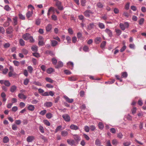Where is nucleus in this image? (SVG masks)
I'll return each instance as SVG.
<instances>
[{
	"mask_svg": "<svg viewBox=\"0 0 146 146\" xmlns=\"http://www.w3.org/2000/svg\"><path fill=\"white\" fill-rule=\"evenodd\" d=\"M74 138L75 140L77 142H78L80 140V136L77 135H74Z\"/></svg>",
	"mask_w": 146,
	"mask_h": 146,
	"instance_id": "obj_13",
	"label": "nucleus"
},
{
	"mask_svg": "<svg viewBox=\"0 0 146 146\" xmlns=\"http://www.w3.org/2000/svg\"><path fill=\"white\" fill-rule=\"evenodd\" d=\"M10 25V23L9 21L5 22L3 24V26L4 27H7L9 26Z\"/></svg>",
	"mask_w": 146,
	"mask_h": 146,
	"instance_id": "obj_63",
	"label": "nucleus"
},
{
	"mask_svg": "<svg viewBox=\"0 0 146 146\" xmlns=\"http://www.w3.org/2000/svg\"><path fill=\"white\" fill-rule=\"evenodd\" d=\"M68 33L70 35H72L73 33V31L72 29L70 28H69L68 30Z\"/></svg>",
	"mask_w": 146,
	"mask_h": 146,
	"instance_id": "obj_52",
	"label": "nucleus"
},
{
	"mask_svg": "<svg viewBox=\"0 0 146 146\" xmlns=\"http://www.w3.org/2000/svg\"><path fill=\"white\" fill-rule=\"evenodd\" d=\"M13 27L11 26H10L6 30V32L7 34H10L13 31Z\"/></svg>",
	"mask_w": 146,
	"mask_h": 146,
	"instance_id": "obj_4",
	"label": "nucleus"
},
{
	"mask_svg": "<svg viewBox=\"0 0 146 146\" xmlns=\"http://www.w3.org/2000/svg\"><path fill=\"white\" fill-rule=\"evenodd\" d=\"M98 26L101 29H104L105 28V26L104 24L102 23H99L98 24Z\"/></svg>",
	"mask_w": 146,
	"mask_h": 146,
	"instance_id": "obj_32",
	"label": "nucleus"
},
{
	"mask_svg": "<svg viewBox=\"0 0 146 146\" xmlns=\"http://www.w3.org/2000/svg\"><path fill=\"white\" fill-rule=\"evenodd\" d=\"M126 47L125 45L123 46L120 50V52H123L125 50V49H126Z\"/></svg>",
	"mask_w": 146,
	"mask_h": 146,
	"instance_id": "obj_64",
	"label": "nucleus"
},
{
	"mask_svg": "<svg viewBox=\"0 0 146 146\" xmlns=\"http://www.w3.org/2000/svg\"><path fill=\"white\" fill-rule=\"evenodd\" d=\"M14 65L17 66H19V62L18 61L16 60H14L13 62Z\"/></svg>",
	"mask_w": 146,
	"mask_h": 146,
	"instance_id": "obj_58",
	"label": "nucleus"
},
{
	"mask_svg": "<svg viewBox=\"0 0 146 146\" xmlns=\"http://www.w3.org/2000/svg\"><path fill=\"white\" fill-rule=\"evenodd\" d=\"M89 49V47L85 45L83 47V50L85 52H88Z\"/></svg>",
	"mask_w": 146,
	"mask_h": 146,
	"instance_id": "obj_36",
	"label": "nucleus"
},
{
	"mask_svg": "<svg viewBox=\"0 0 146 146\" xmlns=\"http://www.w3.org/2000/svg\"><path fill=\"white\" fill-rule=\"evenodd\" d=\"M119 26L122 30L124 31L125 30V28L123 24L120 23L119 24Z\"/></svg>",
	"mask_w": 146,
	"mask_h": 146,
	"instance_id": "obj_40",
	"label": "nucleus"
},
{
	"mask_svg": "<svg viewBox=\"0 0 146 146\" xmlns=\"http://www.w3.org/2000/svg\"><path fill=\"white\" fill-rule=\"evenodd\" d=\"M18 96L21 99H25L26 98V96L23 94L19 93L18 95Z\"/></svg>",
	"mask_w": 146,
	"mask_h": 146,
	"instance_id": "obj_15",
	"label": "nucleus"
},
{
	"mask_svg": "<svg viewBox=\"0 0 146 146\" xmlns=\"http://www.w3.org/2000/svg\"><path fill=\"white\" fill-rule=\"evenodd\" d=\"M52 20L54 21H56L57 20V17L54 15H53L51 17Z\"/></svg>",
	"mask_w": 146,
	"mask_h": 146,
	"instance_id": "obj_59",
	"label": "nucleus"
},
{
	"mask_svg": "<svg viewBox=\"0 0 146 146\" xmlns=\"http://www.w3.org/2000/svg\"><path fill=\"white\" fill-rule=\"evenodd\" d=\"M105 31L106 33L108 34V35L110 36H112V32L110 29H106L105 30Z\"/></svg>",
	"mask_w": 146,
	"mask_h": 146,
	"instance_id": "obj_23",
	"label": "nucleus"
},
{
	"mask_svg": "<svg viewBox=\"0 0 146 146\" xmlns=\"http://www.w3.org/2000/svg\"><path fill=\"white\" fill-rule=\"evenodd\" d=\"M62 118L67 122H69L70 121V118L69 115L67 114H65L62 115Z\"/></svg>",
	"mask_w": 146,
	"mask_h": 146,
	"instance_id": "obj_2",
	"label": "nucleus"
},
{
	"mask_svg": "<svg viewBox=\"0 0 146 146\" xmlns=\"http://www.w3.org/2000/svg\"><path fill=\"white\" fill-rule=\"evenodd\" d=\"M95 27V25L94 23H90L88 25V30H91L92 29L94 28Z\"/></svg>",
	"mask_w": 146,
	"mask_h": 146,
	"instance_id": "obj_6",
	"label": "nucleus"
},
{
	"mask_svg": "<svg viewBox=\"0 0 146 146\" xmlns=\"http://www.w3.org/2000/svg\"><path fill=\"white\" fill-rule=\"evenodd\" d=\"M27 69L29 72L31 73L33 71V67L31 66H29L27 67Z\"/></svg>",
	"mask_w": 146,
	"mask_h": 146,
	"instance_id": "obj_33",
	"label": "nucleus"
},
{
	"mask_svg": "<svg viewBox=\"0 0 146 146\" xmlns=\"http://www.w3.org/2000/svg\"><path fill=\"white\" fill-rule=\"evenodd\" d=\"M13 25H17L18 23L17 21V17H15L13 19Z\"/></svg>",
	"mask_w": 146,
	"mask_h": 146,
	"instance_id": "obj_24",
	"label": "nucleus"
},
{
	"mask_svg": "<svg viewBox=\"0 0 146 146\" xmlns=\"http://www.w3.org/2000/svg\"><path fill=\"white\" fill-rule=\"evenodd\" d=\"M64 97L68 103H72L73 102L74 100L73 99H70L66 96H64Z\"/></svg>",
	"mask_w": 146,
	"mask_h": 146,
	"instance_id": "obj_7",
	"label": "nucleus"
},
{
	"mask_svg": "<svg viewBox=\"0 0 146 146\" xmlns=\"http://www.w3.org/2000/svg\"><path fill=\"white\" fill-rule=\"evenodd\" d=\"M137 109L136 107H133L131 110L132 113L133 114H135L136 112Z\"/></svg>",
	"mask_w": 146,
	"mask_h": 146,
	"instance_id": "obj_54",
	"label": "nucleus"
},
{
	"mask_svg": "<svg viewBox=\"0 0 146 146\" xmlns=\"http://www.w3.org/2000/svg\"><path fill=\"white\" fill-rule=\"evenodd\" d=\"M68 80L71 81H74L77 80L76 78L74 76H72L68 78Z\"/></svg>",
	"mask_w": 146,
	"mask_h": 146,
	"instance_id": "obj_28",
	"label": "nucleus"
},
{
	"mask_svg": "<svg viewBox=\"0 0 146 146\" xmlns=\"http://www.w3.org/2000/svg\"><path fill=\"white\" fill-rule=\"evenodd\" d=\"M98 127L100 129H102L103 128L104 125L102 122H100L98 123Z\"/></svg>",
	"mask_w": 146,
	"mask_h": 146,
	"instance_id": "obj_35",
	"label": "nucleus"
},
{
	"mask_svg": "<svg viewBox=\"0 0 146 146\" xmlns=\"http://www.w3.org/2000/svg\"><path fill=\"white\" fill-rule=\"evenodd\" d=\"M38 40V45L40 46H42L44 44L43 37H39Z\"/></svg>",
	"mask_w": 146,
	"mask_h": 146,
	"instance_id": "obj_5",
	"label": "nucleus"
},
{
	"mask_svg": "<svg viewBox=\"0 0 146 146\" xmlns=\"http://www.w3.org/2000/svg\"><path fill=\"white\" fill-rule=\"evenodd\" d=\"M125 117L128 120L131 121L132 120V117L129 114H128Z\"/></svg>",
	"mask_w": 146,
	"mask_h": 146,
	"instance_id": "obj_37",
	"label": "nucleus"
},
{
	"mask_svg": "<svg viewBox=\"0 0 146 146\" xmlns=\"http://www.w3.org/2000/svg\"><path fill=\"white\" fill-rule=\"evenodd\" d=\"M106 42L105 41H103L100 45V47L102 48H103L106 45Z\"/></svg>",
	"mask_w": 146,
	"mask_h": 146,
	"instance_id": "obj_50",
	"label": "nucleus"
},
{
	"mask_svg": "<svg viewBox=\"0 0 146 146\" xmlns=\"http://www.w3.org/2000/svg\"><path fill=\"white\" fill-rule=\"evenodd\" d=\"M33 14V11L32 10L31 11H28L26 14V16L28 18H30L32 16Z\"/></svg>",
	"mask_w": 146,
	"mask_h": 146,
	"instance_id": "obj_11",
	"label": "nucleus"
},
{
	"mask_svg": "<svg viewBox=\"0 0 146 146\" xmlns=\"http://www.w3.org/2000/svg\"><path fill=\"white\" fill-rule=\"evenodd\" d=\"M131 143L130 142H126L123 143V144L124 146H129L130 145Z\"/></svg>",
	"mask_w": 146,
	"mask_h": 146,
	"instance_id": "obj_49",
	"label": "nucleus"
},
{
	"mask_svg": "<svg viewBox=\"0 0 146 146\" xmlns=\"http://www.w3.org/2000/svg\"><path fill=\"white\" fill-rule=\"evenodd\" d=\"M34 137L33 136H29L27 138V141L28 142H31L34 139Z\"/></svg>",
	"mask_w": 146,
	"mask_h": 146,
	"instance_id": "obj_9",
	"label": "nucleus"
},
{
	"mask_svg": "<svg viewBox=\"0 0 146 146\" xmlns=\"http://www.w3.org/2000/svg\"><path fill=\"white\" fill-rule=\"evenodd\" d=\"M93 13L90 10H87L84 13V15L87 17H89L90 15L93 14Z\"/></svg>",
	"mask_w": 146,
	"mask_h": 146,
	"instance_id": "obj_3",
	"label": "nucleus"
},
{
	"mask_svg": "<svg viewBox=\"0 0 146 146\" xmlns=\"http://www.w3.org/2000/svg\"><path fill=\"white\" fill-rule=\"evenodd\" d=\"M29 80L28 78L25 79L24 81V84L25 85H27L29 83Z\"/></svg>",
	"mask_w": 146,
	"mask_h": 146,
	"instance_id": "obj_44",
	"label": "nucleus"
},
{
	"mask_svg": "<svg viewBox=\"0 0 146 146\" xmlns=\"http://www.w3.org/2000/svg\"><path fill=\"white\" fill-rule=\"evenodd\" d=\"M5 32V30L4 28L2 27H0V33L4 34Z\"/></svg>",
	"mask_w": 146,
	"mask_h": 146,
	"instance_id": "obj_48",
	"label": "nucleus"
},
{
	"mask_svg": "<svg viewBox=\"0 0 146 146\" xmlns=\"http://www.w3.org/2000/svg\"><path fill=\"white\" fill-rule=\"evenodd\" d=\"M19 43L22 46H23L25 45V42L22 39H20L19 40Z\"/></svg>",
	"mask_w": 146,
	"mask_h": 146,
	"instance_id": "obj_47",
	"label": "nucleus"
},
{
	"mask_svg": "<svg viewBox=\"0 0 146 146\" xmlns=\"http://www.w3.org/2000/svg\"><path fill=\"white\" fill-rule=\"evenodd\" d=\"M4 84L6 86L9 87L11 85V83L8 80H5Z\"/></svg>",
	"mask_w": 146,
	"mask_h": 146,
	"instance_id": "obj_31",
	"label": "nucleus"
},
{
	"mask_svg": "<svg viewBox=\"0 0 146 146\" xmlns=\"http://www.w3.org/2000/svg\"><path fill=\"white\" fill-rule=\"evenodd\" d=\"M46 112V110H44L40 111L39 113V114L41 115H43L45 114Z\"/></svg>",
	"mask_w": 146,
	"mask_h": 146,
	"instance_id": "obj_45",
	"label": "nucleus"
},
{
	"mask_svg": "<svg viewBox=\"0 0 146 146\" xmlns=\"http://www.w3.org/2000/svg\"><path fill=\"white\" fill-rule=\"evenodd\" d=\"M23 53L25 55H27L28 53V51L26 49H23L22 50Z\"/></svg>",
	"mask_w": 146,
	"mask_h": 146,
	"instance_id": "obj_53",
	"label": "nucleus"
},
{
	"mask_svg": "<svg viewBox=\"0 0 146 146\" xmlns=\"http://www.w3.org/2000/svg\"><path fill=\"white\" fill-rule=\"evenodd\" d=\"M4 9L5 10L8 11H9L11 10V8L8 5H6L5 6Z\"/></svg>",
	"mask_w": 146,
	"mask_h": 146,
	"instance_id": "obj_55",
	"label": "nucleus"
},
{
	"mask_svg": "<svg viewBox=\"0 0 146 146\" xmlns=\"http://www.w3.org/2000/svg\"><path fill=\"white\" fill-rule=\"evenodd\" d=\"M55 2V5L58 9L60 10H62L64 7L62 4V2L58 0H54Z\"/></svg>",
	"mask_w": 146,
	"mask_h": 146,
	"instance_id": "obj_1",
	"label": "nucleus"
},
{
	"mask_svg": "<svg viewBox=\"0 0 146 146\" xmlns=\"http://www.w3.org/2000/svg\"><path fill=\"white\" fill-rule=\"evenodd\" d=\"M118 143V142L116 139H114L112 141V144L113 145H116Z\"/></svg>",
	"mask_w": 146,
	"mask_h": 146,
	"instance_id": "obj_42",
	"label": "nucleus"
},
{
	"mask_svg": "<svg viewBox=\"0 0 146 146\" xmlns=\"http://www.w3.org/2000/svg\"><path fill=\"white\" fill-rule=\"evenodd\" d=\"M115 31L117 36L119 35L121 33V32L120 30L116 29Z\"/></svg>",
	"mask_w": 146,
	"mask_h": 146,
	"instance_id": "obj_62",
	"label": "nucleus"
},
{
	"mask_svg": "<svg viewBox=\"0 0 146 146\" xmlns=\"http://www.w3.org/2000/svg\"><path fill=\"white\" fill-rule=\"evenodd\" d=\"M9 141V139L7 136H5L3 138V141L5 143H8Z\"/></svg>",
	"mask_w": 146,
	"mask_h": 146,
	"instance_id": "obj_25",
	"label": "nucleus"
},
{
	"mask_svg": "<svg viewBox=\"0 0 146 146\" xmlns=\"http://www.w3.org/2000/svg\"><path fill=\"white\" fill-rule=\"evenodd\" d=\"M127 72H123L121 73V78H126L127 77Z\"/></svg>",
	"mask_w": 146,
	"mask_h": 146,
	"instance_id": "obj_29",
	"label": "nucleus"
},
{
	"mask_svg": "<svg viewBox=\"0 0 146 146\" xmlns=\"http://www.w3.org/2000/svg\"><path fill=\"white\" fill-rule=\"evenodd\" d=\"M67 142L68 144L71 146L74 145L75 143L74 141L73 140L68 139Z\"/></svg>",
	"mask_w": 146,
	"mask_h": 146,
	"instance_id": "obj_12",
	"label": "nucleus"
},
{
	"mask_svg": "<svg viewBox=\"0 0 146 146\" xmlns=\"http://www.w3.org/2000/svg\"><path fill=\"white\" fill-rule=\"evenodd\" d=\"M19 16L20 19L22 20H25V17L23 15L21 14H19Z\"/></svg>",
	"mask_w": 146,
	"mask_h": 146,
	"instance_id": "obj_57",
	"label": "nucleus"
},
{
	"mask_svg": "<svg viewBox=\"0 0 146 146\" xmlns=\"http://www.w3.org/2000/svg\"><path fill=\"white\" fill-rule=\"evenodd\" d=\"M95 144L96 145H100L101 144V142L99 139H97L95 141Z\"/></svg>",
	"mask_w": 146,
	"mask_h": 146,
	"instance_id": "obj_38",
	"label": "nucleus"
},
{
	"mask_svg": "<svg viewBox=\"0 0 146 146\" xmlns=\"http://www.w3.org/2000/svg\"><path fill=\"white\" fill-rule=\"evenodd\" d=\"M52 105V103L51 102H46L44 104V106L49 108L51 107Z\"/></svg>",
	"mask_w": 146,
	"mask_h": 146,
	"instance_id": "obj_8",
	"label": "nucleus"
},
{
	"mask_svg": "<svg viewBox=\"0 0 146 146\" xmlns=\"http://www.w3.org/2000/svg\"><path fill=\"white\" fill-rule=\"evenodd\" d=\"M39 129L40 132L42 133H44L43 127L41 125H40L39 127Z\"/></svg>",
	"mask_w": 146,
	"mask_h": 146,
	"instance_id": "obj_43",
	"label": "nucleus"
},
{
	"mask_svg": "<svg viewBox=\"0 0 146 146\" xmlns=\"http://www.w3.org/2000/svg\"><path fill=\"white\" fill-rule=\"evenodd\" d=\"M17 88V87L15 86H12L10 88V91L11 92L13 93L15 92Z\"/></svg>",
	"mask_w": 146,
	"mask_h": 146,
	"instance_id": "obj_14",
	"label": "nucleus"
},
{
	"mask_svg": "<svg viewBox=\"0 0 146 146\" xmlns=\"http://www.w3.org/2000/svg\"><path fill=\"white\" fill-rule=\"evenodd\" d=\"M35 107L33 105H29L28 107V109L30 111H33L34 110Z\"/></svg>",
	"mask_w": 146,
	"mask_h": 146,
	"instance_id": "obj_19",
	"label": "nucleus"
},
{
	"mask_svg": "<svg viewBox=\"0 0 146 146\" xmlns=\"http://www.w3.org/2000/svg\"><path fill=\"white\" fill-rule=\"evenodd\" d=\"M52 62L53 64L56 65L57 63V60L54 58H53L52 59Z\"/></svg>",
	"mask_w": 146,
	"mask_h": 146,
	"instance_id": "obj_56",
	"label": "nucleus"
},
{
	"mask_svg": "<svg viewBox=\"0 0 146 146\" xmlns=\"http://www.w3.org/2000/svg\"><path fill=\"white\" fill-rule=\"evenodd\" d=\"M62 127V126L61 125H59L56 128L55 130V133H56L58 131H59L61 129Z\"/></svg>",
	"mask_w": 146,
	"mask_h": 146,
	"instance_id": "obj_46",
	"label": "nucleus"
},
{
	"mask_svg": "<svg viewBox=\"0 0 146 146\" xmlns=\"http://www.w3.org/2000/svg\"><path fill=\"white\" fill-rule=\"evenodd\" d=\"M70 127L71 129L75 130L79 129V127L78 126L74 124L71 125Z\"/></svg>",
	"mask_w": 146,
	"mask_h": 146,
	"instance_id": "obj_10",
	"label": "nucleus"
},
{
	"mask_svg": "<svg viewBox=\"0 0 146 146\" xmlns=\"http://www.w3.org/2000/svg\"><path fill=\"white\" fill-rule=\"evenodd\" d=\"M52 28V25L51 24H48L46 27V30L47 31H50Z\"/></svg>",
	"mask_w": 146,
	"mask_h": 146,
	"instance_id": "obj_20",
	"label": "nucleus"
},
{
	"mask_svg": "<svg viewBox=\"0 0 146 146\" xmlns=\"http://www.w3.org/2000/svg\"><path fill=\"white\" fill-rule=\"evenodd\" d=\"M68 134V132L65 130L62 131L61 132V135L62 136L64 137H65L67 136Z\"/></svg>",
	"mask_w": 146,
	"mask_h": 146,
	"instance_id": "obj_18",
	"label": "nucleus"
},
{
	"mask_svg": "<svg viewBox=\"0 0 146 146\" xmlns=\"http://www.w3.org/2000/svg\"><path fill=\"white\" fill-rule=\"evenodd\" d=\"M115 81V80L113 79L112 80L110 81H109L108 82H105V83L106 84H111L113 83Z\"/></svg>",
	"mask_w": 146,
	"mask_h": 146,
	"instance_id": "obj_51",
	"label": "nucleus"
},
{
	"mask_svg": "<svg viewBox=\"0 0 146 146\" xmlns=\"http://www.w3.org/2000/svg\"><path fill=\"white\" fill-rule=\"evenodd\" d=\"M31 49L33 51L36 52L38 50V47L36 45H33L31 47Z\"/></svg>",
	"mask_w": 146,
	"mask_h": 146,
	"instance_id": "obj_22",
	"label": "nucleus"
},
{
	"mask_svg": "<svg viewBox=\"0 0 146 146\" xmlns=\"http://www.w3.org/2000/svg\"><path fill=\"white\" fill-rule=\"evenodd\" d=\"M68 66L71 69H72L73 68L74 64L72 62H69L67 63Z\"/></svg>",
	"mask_w": 146,
	"mask_h": 146,
	"instance_id": "obj_16",
	"label": "nucleus"
},
{
	"mask_svg": "<svg viewBox=\"0 0 146 146\" xmlns=\"http://www.w3.org/2000/svg\"><path fill=\"white\" fill-rule=\"evenodd\" d=\"M46 80L48 82H50V83H52L54 80H52L51 78H45Z\"/></svg>",
	"mask_w": 146,
	"mask_h": 146,
	"instance_id": "obj_34",
	"label": "nucleus"
},
{
	"mask_svg": "<svg viewBox=\"0 0 146 146\" xmlns=\"http://www.w3.org/2000/svg\"><path fill=\"white\" fill-rule=\"evenodd\" d=\"M58 43L55 40H51V45L53 46H56Z\"/></svg>",
	"mask_w": 146,
	"mask_h": 146,
	"instance_id": "obj_26",
	"label": "nucleus"
},
{
	"mask_svg": "<svg viewBox=\"0 0 146 146\" xmlns=\"http://www.w3.org/2000/svg\"><path fill=\"white\" fill-rule=\"evenodd\" d=\"M123 136L122 133H119L117 134V137L119 139H121L123 137Z\"/></svg>",
	"mask_w": 146,
	"mask_h": 146,
	"instance_id": "obj_61",
	"label": "nucleus"
},
{
	"mask_svg": "<svg viewBox=\"0 0 146 146\" xmlns=\"http://www.w3.org/2000/svg\"><path fill=\"white\" fill-rule=\"evenodd\" d=\"M97 7L100 8H102L103 7V5L101 2H98L97 3Z\"/></svg>",
	"mask_w": 146,
	"mask_h": 146,
	"instance_id": "obj_30",
	"label": "nucleus"
},
{
	"mask_svg": "<svg viewBox=\"0 0 146 146\" xmlns=\"http://www.w3.org/2000/svg\"><path fill=\"white\" fill-rule=\"evenodd\" d=\"M102 41V39L100 37H97L95 39V42L96 44H99Z\"/></svg>",
	"mask_w": 146,
	"mask_h": 146,
	"instance_id": "obj_17",
	"label": "nucleus"
},
{
	"mask_svg": "<svg viewBox=\"0 0 146 146\" xmlns=\"http://www.w3.org/2000/svg\"><path fill=\"white\" fill-rule=\"evenodd\" d=\"M63 65L62 62L59 61L58 62L57 65L56 66V68H57L62 67Z\"/></svg>",
	"mask_w": 146,
	"mask_h": 146,
	"instance_id": "obj_21",
	"label": "nucleus"
},
{
	"mask_svg": "<svg viewBox=\"0 0 146 146\" xmlns=\"http://www.w3.org/2000/svg\"><path fill=\"white\" fill-rule=\"evenodd\" d=\"M43 121L44 124H45L47 126H49L50 125V123L47 120H43Z\"/></svg>",
	"mask_w": 146,
	"mask_h": 146,
	"instance_id": "obj_41",
	"label": "nucleus"
},
{
	"mask_svg": "<svg viewBox=\"0 0 146 146\" xmlns=\"http://www.w3.org/2000/svg\"><path fill=\"white\" fill-rule=\"evenodd\" d=\"M54 71V69L51 68H48L46 71L49 74H50Z\"/></svg>",
	"mask_w": 146,
	"mask_h": 146,
	"instance_id": "obj_27",
	"label": "nucleus"
},
{
	"mask_svg": "<svg viewBox=\"0 0 146 146\" xmlns=\"http://www.w3.org/2000/svg\"><path fill=\"white\" fill-rule=\"evenodd\" d=\"M83 136L84 138L87 140H89L90 139L89 137L85 134H83Z\"/></svg>",
	"mask_w": 146,
	"mask_h": 146,
	"instance_id": "obj_60",
	"label": "nucleus"
},
{
	"mask_svg": "<svg viewBox=\"0 0 146 146\" xmlns=\"http://www.w3.org/2000/svg\"><path fill=\"white\" fill-rule=\"evenodd\" d=\"M46 116L48 119H50L52 117V114L50 113H49L46 114Z\"/></svg>",
	"mask_w": 146,
	"mask_h": 146,
	"instance_id": "obj_39",
	"label": "nucleus"
}]
</instances>
